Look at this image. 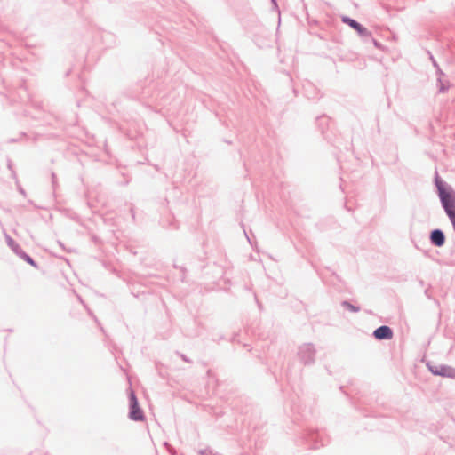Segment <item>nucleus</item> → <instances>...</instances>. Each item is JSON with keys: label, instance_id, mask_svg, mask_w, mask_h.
Segmentation results:
<instances>
[{"label": "nucleus", "instance_id": "nucleus-3", "mask_svg": "<svg viewBox=\"0 0 455 455\" xmlns=\"http://www.w3.org/2000/svg\"><path fill=\"white\" fill-rule=\"evenodd\" d=\"M429 369L435 375L455 378V370L452 368L446 366H430Z\"/></svg>", "mask_w": 455, "mask_h": 455}, {"label": "nucleus", "instance_id": "nucleus-6", "mask_svg": "<svg viewBox=\"0 0 455 455\" xmlns=\"http://www.w3.org/2000/svg\"><path fill=\"white\" fill-rule=\"evenodd\" d=\"M431 242L436 246H443L444 244V235L441 230H434L431 233Z\"/></svg>", "mask_w": 455, "mask_h": 455}, {"label": "nucleus", "instance_id": "nucleus-2", "mask_svg": "<svg viewBox=\"0 0 455 455\" xmlns=\"http://www.w3.org/2000/svg\"><path fill=\"white\" fill-rule=\"evenodd\" d=\"M130 405H131V410H130V413H129L130 419H132V420H143V419H144L143 412L139 407L137 398L133 392H131V394H130Z\"/></svg>", "mask_w": 455, "mask_h": 455}, {"label": "nucleus", "instance_id": "nucleus-1", "mask_svg": "<svg viewBox=\"0 0 455 455\" xmlns=\"http://www.w3.org/2000/svg\"><path fill=\"white\" fill-rule=\"evenodd\" d=\"M436 186L438 188L439 196L443 206L445 209V212L455 229V194L452 191H447L443 187L441 181L437 180Z\"/></svg>", "mask_w": 455, "mask_h": 455}, {"label": "nucleus", "instance_id": "nucleus-7", "mask_svg": "<svg viewBox=\"0 0 455 455\" xmlns=\"http://www.w3.org/2000/svg\"><path fill=\"white\" fill-rule=\"evenodd\" d=\"M23 259L28 263L30 264L31 266L36 267V264L35 263V261L28 256V255H23Z\"/></svg>", "mask_w": 455, "mask_h": 455}, {"label": "nucleus", "instance_id": "nucleus-5", "mask_svg": "<svg viewBox=\"0 0 455 455\" xmlns=\"http://www.w3.org/2000/svg\"><path fill=\"white\" fill-rule=\"evenodd\" d=\"M342 20L344 23L349 25L351 28L355 29L360 35H362V36H370L371 35V33L364 27L360 25L355 20L349 19L347 17H344L342 19Z\"/></svg>", "mask_w": 455, "mask_h": 455}, {"label": "nucleus", "instance_id": "nucleus-4", "mask_svg": "<svg viewBox=\"0 0 455 455\" xmlns=\"http://www.w3.org/2000/svg\"><path fill=\"white\" fill-rule=\"evenodd\" d=\"M373 334L377 339H391L393 337V331L388 326L379 327Z\"/></svg>", "mask_w": 455, "mask_h": 455}]
</instances>
